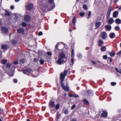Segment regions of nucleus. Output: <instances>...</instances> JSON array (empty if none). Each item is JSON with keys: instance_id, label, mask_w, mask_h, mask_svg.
I'll return each instance as SVG.
<instances>
[{"instance_id": "f257e3e1", "label": "nucleus", "mask_w": 121, "mask_h": 121, "mask_svg": "<svg viewBox=\"0 0 121 121\" xmlns=\"http://www.w3.org/2000/svg\"><path fill=\"white\" fill-rule=\"evenodd\" d=\"M67 71L65 70L63 73H61L60 75V82L61 87L65 91H69V89L68 83H67L65 86L64 85L63 83L67 73Z\"/></svg>"}, {"instance_id": "f03ea898", "label": "nucleus", "mask_w": 121, "mask_h": 121, "mask_svg": "<svg viewBox=\"0 0 121 121\" xmlns=\"http://www.w3.org/2000/svg\"><path fill=\"white\" fill-rule=\"evenodd\" d=\"M65 59V54L63 53H60L59 55L57 63L59 65L61 64L62 63L64 62V60Z\"/></svg>"}, {"instance_id": "7ed1b4c3", "label": "nucleus", "mask_w": 121, "mask_h": 121, "mask_svg": "<svg viewBox=\"0 0 121 121\" xmlns=\"http://www.w3.org/2000/svg\"><path fill=\"white\" fill-rule=\"evenodd\" d=\"M49 5L48 6V10L50 11L53 9L55 7L54 0H48Z\"/></svg>"}, {"instance_id": "20e7f679", "label": "nucleus", "mask_w": 121, "mask_h": 121, "mask_svg": "<svg viewBox=\"0 0 121 121\" xmlns=\"http://www.w3.org/2000/svg\"><path fill=\"white\" fill-rule=\"evenodd\" d=\"M111 6H109L108 8V10L106 15V17L107 19H108L110 17L111 12Z\"/></svg>"}, {"instance_id": "39448f33", "label": "nucleus", "mask_w": 121, "mask_h": 121, "mask_svg": "<svg viewBox=\"0 0 121 121\" xmlns=\"http://www.w3.org/2000/svg\"><path fill=\"white\" fill-rule=\"evenodd\" d=\"M17 31L18 33H22L23 35L25 34L24 30L22 28H18L17 30Z\"/></svg>"}, {"instance_id": "423d86ee", "label": "nucleus", "mask_w": 121, "mask_h": 121, "mask_svg": "<svg viewBox=\"0 0 121 121\" xmlns=\"http://www.w3.org/2000/svg\"><path fill=\"white\" fill-rule=\"evenodd\" d=\"M25 7L28 10H30L33 8V6L32 4L29 3Z\"/></svg>"}, {"instance_id": "0eeeda50", "label": "nucleus", "mask_w": 121, "mask_h": 121, "mask_svg": "<svg viewBox=\"0 0 121 121\" xmlns=\"http://www.w3.org/2000/svg\"><path fill=\"white\" fill-rule=\"evenodd\" d=\"M55 106V102L54 101H50L49 103L48 106L51 109L52 108H54Z\"/></svg>"}, {"instance_id": "6e6552de", "label": "nucleus", "mask_w": 121, "mask_h": 121, "mask_svg": "<svg viewBox=\"0 0 121 121\" xmlns=\"http://www.w3.org/2000/svg\"><path fill=\"white\" fill-rule=\"evenodd\" d=\"M86 94L87 96H92L93 94V93L91 90H88L86 91Z\"/></svg>"}, {"instance_id": "1a4fd4ad", "label": "nucleus", "mask_w": 121, "mask_h": 121, "mask_svg": "<svg viewBox=\"0 0 121 121\" xmlns=\"http://www.w3.org/2000/svg\"><path fill=\"white\" fill-rule=\"evenodd\" d=\"M58 43H57L55 47V49L54 50L55 51L56 53H58L59 51L62 50L63 49V48H58Z\"/></svg>"}, {"instance_id": "9d476101", "label": "nucleus", "mask_w": 121, "mask_h": 121, "mask_svg": "<svg viewBox=\"0 0 121 121\" xmlns=\"http://www.w3.org/2000/svg\"><path fill=\"white\" fill-rule=\"evenodd\" d=\"M101 36L103 39H105L107 37L106 33L105 32H102L101 33Z\"/></svg>"}, {"instance_id": "9b49d317", "label": "nucleus", "mask_w": 121, "mask_h": 121, "mask_svg": "<svg viewBox=\"0 0 121 121\" xmlns=\"http://www.w3.org/2000/svg\"><path fill=\"white\" fill-rule=\"evenodd\" d=\"M1 30L2 32L4 33H7L8 30V29L5 26H2L1 28Z\"/></svg>"}, {"instance_id": "f8f14e48", "label": "nucleus", "mask_w": 121, "mask_h": 121, "mask_svg": "<svg viewBox=\"0 0 121 121\" xmlns=\"http://www.w3.org/2000/svg\"><path fill=\"white\" fill-rule=\"evenodd\" d=\"M9 47L6 44H4L1 45V48L3 50H7L9 49Z\"/></svg>"}, {"instance_id": "ddd939ff", "label": "nucleus", "mask_w": 121, "mask_h": 121, "mask_svg": "<svg viewBox=\"0 0 121 121\" xmlns=\"http://www.w3.org/2000/svg\"><path fill=\"white\" fill-rule=\"evenodd\" d=\"M119 14L118 12L117 11H114L112 13L113 17L114 18H117Z\"/></svg>"}, {"instance_id": "4468645a", "label": "nucleus", "mask_w": 121, "mask_h": 121, "mask_svg": "<svg viewBox=\"0 0 121 121\" xmlns=\"http://www.w3.org/2000/svg\"><path fill=\"white\" fill-rule=\"evenodd\" d=\"M31 71V69H26L22 70L23 73L25 74H28L30 73Z\"/></svg>"}, {"instance_id": "2eb2a0df", "label": "nucleus", "mask_w": 121, "mask_h": 121, "mask_svg": "<svg viewBox=\"0 0 121 121\" xmlns=\"http://www.w3.org/2000/svg\"><path fill=\"white\" fill-rule=\"evenodd\" d=\"M101 115L103 117H107L108 116V113L105 111H102Z\"/></svg>"}, {"instance_id": "dca6fc26", "label": "nucleus", "mask_w": 121, "mask_h": 121, "mask_svg": "<svg viewBox=\"0 0 121 121\" xmlns=\"http://www.w3.org/2000/svg\"><path fill=\"white\" fill-rule=\"evenodd\" d=\"M25 20L26 21H29L30 19V17L28 15L25 16L24 17Z\"/></svg>"}, {"instance_id": "f3484780", "label": "nucleus", "mask_w": 121, "mask_h": 121, "mask_svg": "<svg viewBox=\"0 0 121 121\" xmlns=\"http://www.w3.org/2000/svg\"><path fill=\"white\" fill-rule=\"evenodd\" d=\"M101 24V23L100 22H96L95 24V29H97L98 28H99Z\"/></svg>"}, {"instance_id": "a211bd4d", "label": "nucleus", "mask_w": 121, "mask_h": 121, "mask_svg": "<svg viewBox=\"0 0 121 121\" xmlns=\"http://www.w3.org/2000/svg\"><path fill=\"white\" fill-rule=\"evenodd\" d=\"M105 28L106 31H109L111 29V27L110 25H107L105 26Z\"/></svg>"}, {"instance_id": "6ab92c4d", "label": "nucleus", "mask_w": 121, "mask_h": 121, "mask_svg": "<svg viewBox=\"0 0 121 121\" xmlns=\"http://www.w3.org/2000/svg\"><path fill=\"white\" fill-rule=\"evenodd\" d=\"M114 22V19L112 18H110L108 21V23L109 24H112Z\"/></svg>"}, {"instance_id": "aec40b11", "label": "nucleus", "mask_w": 121, "mask_h": 121, "mask_svg": "<svg viewBox=\"0 0 121 121\" xmlns=\"http://www.w3.org/2000/svg\"><path fill=\"white\" fill-rule=\"evenodd\" d=\"M5 12L6 13L4 14V16L6 17V16H9L10 15V12L9 11L5 9L4 10Z\"/></svg>"}, {"instance_id": "412c9836", "label": "nucleus", "mask_w": 121, "mask_h": 121, "mask_svg": "<svg viewBox=\"0 0 121 121\" xmlns=\"http://www.w3.org/2000/svg\"><path fill=\"white\" fill-rule=\"evenodd\" d=\"M82 102H83L84 104L86 105H89V102L86 99H84L83 100Z\"/></svg>"}, {"instance_id": "4be33fe9", "label": "nucleus", "mask_w": 121, "mask_h": 121, "mask_svg": "<svg viewBox=\"0 0 121 121\" xmlns=\"http://www.w3.org/2000/svg\"><path fill=\"white\" fill-rule=\"evenodd\" d=\"M98 42L99 43L98 46L99 47L101 46L104 43V41L101 39L99 40Z\"/></svg>"}, {"instance_id": "5701e85b", "label": "nucleus", "mask_w": 121, "mask_h": 121, "mask_svg": "<svg viewBox=\"0 0 121 121\" xmlns=\"http://www.w3.org/2000/svg\"><path fill=\"white\" fill-rule=\"evenodd\" d=\"M108 53L112 57L114 56L115 55V51H112L111 52H108Z\"/></svg>"}, {"instance_id": "b1692460", "label": "nucleus", "mask_w": 121, "mask_h": 121, "mask_svg": "<svg viewBox=\"0 0 121 121\" xmlns=\"http://www.w3.org/2000/svg\"><path fill=\"white\" fill-rule=\"evenodd\" d=\"M115 23L117 24H120L121 23V20L119 18H117L115 21Z\"/></svg>"}, {"instance_id": "393cba45", "label": "nucleus", "mask_w": 121, "mask_h": 121, "mask_svg": "<svg viewBox=\"0 0 121 121\" xmlns=\"http://www.w3.org/2000/svg\"><path fill=\"white\" fill-rule=\"evenodd\" d=\"M110 37L111 39H113L115 37V34L114 33H112L110 34Z\"/></svg>"}, {"instance_id": "a878e982", "label": "nucleus", "mask_w": 121, "mask_h": 121, "mask_svg": "<svg viewBox=\"0 0 121 121\" xmlns=\"http://www.w3.org/2000/svg\"><path fill=\"white\" fill-rule=\"evenodd\" d=\"M72 22L74 26V27L75 25L76 22V19L75 17H74L73 18L72 20Z\"/></svg>"}, {"instance_id": "bb28decb", "label": "nucleus", "mask_w": 121, "mask_h": 121, "mask_svg": "<svg viewBox=\"0 0 121 121\" xmlns=\"http://www.w3.org/2000/svg\"><path fill=\"white\" fill-rule=\"evenodd\" d=\"M112 61V60L111 58L110 57H108L107 61L108 63H111Z\"/></svg>"}, {"instance_id": "cd10ccee", "label": "nucleus", "mask_w": 121, "mask_h": 121, "mask_svg": "<svg viewBox=\"0 0 121 121\" xmlns=\"http://www.w3.org/2000/svg\"><path fill=\"white\" fill-rule=\"evenodd\" d=\"M106 48L105 46H104L100 49V50L102 52H104L106 51Z\"/></svg>"}, {"instance_id": "c85d7f7f", "label": "nucleus", "mask_w": 121, "mask_h": 121, "mask_svg": "<svg viewBox=\"0 0 121 121\" xmlns=\"http://www.w3.org/2000/svg\"><path fill=\"white\" fill-rule=\"evenodd\" d=\"M72 52L71 54V56L73 58H74V51L73 48L72 49Z\"/></svg>"}, {"instance_id": "c756f323", "label": "nucleus", "mask_w": 121, "mask_h": 121, "mask_svg": "<svg viewBox=\"0 0 121 121\" xmlns=\"http://www.w3.org/2000/svg\"><path fill=\"white\" fill-rule=\"evenodd\" d=\"M60 114H57L56 117V119L57 120L60 118Z\"/></svg>"}, {"instance_id": "7c9ffc66", "label": "nucleus", "mask_w": 121, "mask_h": 121, "mask_svg": "<svg viewBox=\"0 0 121 121\" xmlns=\"http://www.w3.org/2000/svg\"><path fill=\"white\" fill-rule=\"evenodd\" d=\"M12 44L14 45L16 44L17 43V42L15 41L14 40H12L11 41Z\"/></svg>"}, {"instance_id": "2f4dec72", "label": "nucleus", "mask_w": 121, "mask_h": 121, "mask_svg": "<svg viewBox=\"0 0 121 121\" xmlns=\"http://www.w3.org/2000/svg\"><path fill=\"white\" fill-rule=\"evenodd\" d=\"M20 61V63L22 64L24 63L25 62V59L23 58L21 59Z\"/></svg>"}, {"instance_id": "473e14b6", "label": "nucleus", "mask_w": 121, "mask_h": 121, "mask_svg": "<svg viewBox=\"0 0 121 121\" xmlns=\"http://www.w3.org/2000/svg\"><path fill=\"white\" fill-rule=\"evenodd\" d=\"M7 60H3L1 61V62L3 64H6L7 62Z\"/></svg>"}, {"instance_id": "72a5a7b5", "label": "nucleus", "mask_w": 121, "mask_h": 121, "mask_svg": "<svg viewBox=\"0 0 121 121\" xmlns=\"http://www.w3.org/2000/svg\"><path fill=\"white\" fill-rule=\"evenodd\" d=\"M60 107L59 104H56L55 106V108L56 110H58Z\"/></svg>"}, {"instance_id": "f704fd0d", "label": "nucleus", "mask_w": 121, "mask_h": 121, "mask_svg": "<svg viewBox=\"0 0 121 121\" xmlns=\"http://www.w3.org/2000/svg\"><path fill=\"white\" fill-rule=\"evenodd\" d=\"M40 63L41 65L43 64L44 63V61L43 60L40 59Z\"/></svg>"}, {"instance_id": "c9c22d12", "label": "nucleus", "mask_w": 121, "mask_h": 121, "mask_svg": "<svg viewBox=\"0 0 121 121\" xmlns=\"http://www.w3.org/2000/svg\"><path fill=\"white\" fill-rule=\"evenodd\" d=\"M115 29L116 30L118 31L120 29L119 26H117L115 27Z\"/></svg>"}, {"instance_id": "e433bc0d", "label": "nucleus", "mask_w": 121, "mask_h": 121, "mask_svg": "<svg viewBox=\"0 0 121 121\" xmlns=\"http://www.w3.org/2000/svg\"><path fill=\"white\" fill-rule=\"evenodd\" d=\"M91 11H89L88 12V16L87 17V18L88 19L90 17V16L91 15Z\"/></svg>"}, {"instance_id": "4c0bfd02", "label": "nucleus", "mask_w": 121, "mask_h": 121, "mask_svg": "<svg viewBox=\"0 0 121 121\" xmlns=\"http://www.w3.org/2000/svg\"><path fill=\"white\" fill-rule=\"evenodd\" d=\"M82 7L85 10H86L87 9L86 5V4H84L83 5Z\"/></svg>"}, {"instance_id": "58836bf2", "label": "nucleus", "mask_w": 121, "mask_h": 121, "mask_svg": "<svg viewBox=\"0 0 121 121\" xmlns=\"http://www.w3.org/2000/svg\"><path fill=\"white\" fill-rule=\"evenodd\" d=\"M22 25L23 26L25 27L26 26L27 24L25 22H23L22 23Z\"/></svg>"}, {"instance_id": "ea45409f", "label": "nucleus", "mask_w": 121, "mask_h": 121, "mask_svg": "<svg viewBox=\"0 0 121 121\" xmlns=\"http://www.w3.org/2000/svg\"><path fill=\"white\" fill-rule=\"evenodd\" d=\"M38 61V59L37 58H35L34 59L33 61L34 62H36Z\"/></svg>"}, {"instance_id": "a19ab883", "label": "nucleus", "mask_w": 121, "mask_h": 121, "mask_svg": "<svg viewBox=\"0 0 121 121\" xmlns=\"http://www.w3.org/2000/svg\"><path fill=\"white\" fill-rule=\"evenodd\" d=\"M103 58L104 59H106L107 58V56L106 55H104L103 56Z\"/></svg>"}, {"instance_id": "79ce46f5", "label": "nucleus", "mask_w": 121, "mask_h": 121, "mask_svg": "<svg viewBox=\"0 0 121 121\" xmlns=\"http://www.w3.org/2000/svg\"><path fill=\"white\" fill-rule=\"evenodd\" d=\"M80 15L82 17L84 16L85 15V13L84 12H81L80 13Z\"/></svg>"}, {"instance_id": "37998d69", "label": "nucleus", "mask_w": 121, "mask_h": 121, "mask_svg": "<svg viewBox=\"0 0 121 121\" xmlns=\"http://www.w3.org/2000/svg\"><path fill=\"white\" fill-rule=\"evenodd\" d=\"M11 66V65L10 63H8L6 64V67L7 68H9Z\"/></svg>"}, {"instance_id": "c03bdc74", "label": "nucleus", "mask_w": 121, "mask_h": 121, "mask_svg": "<svg viewBox=\"0 0 121 121\" xmlns=\"http://www.w3.org/2000/svg\"><path fill=\"white\" fill-rule=\"evenodd\" d=\"M111 84L112 86H114L116 84V83L115 82H112L111 83Z\"/></svg>"}, {"instance_id": "a18cd8bd", "label": "nucleus", "mask_w": 121, "mask_h": 121, "mask_svg": "<svg viewBox=\"0 0 121 121\" xmlns=\"http://www.w3.org/2000/svg\"><path fill=\"white\" fill-rule=\"evenodd\" d=\"M49 56H51L52 55V53L50 52H49L46 53Z\"/></svg>"}, {"instance_id": "49530a36", "label": "nucleus", "mask_w": 121, "mask_h": 121, "mask_svg": "<svg viewBox=\"0 0 121 121\" xmlns=\"http://www.w3.org/2000/svg\"><path fill=\"white\" fill-rule=\"evenodd\" d=\"M75 106L76 105L75 104H74L72 105L71 107V109H73L75 107Z\"/></svg>"}, {"instance_id": "de8ad7c7", "label": "nucleus", "mask_w": 121, "mask_h": 121, "mask_svg": "<svg viewBox=\"0 0 121 121\" xmlns=\"http://www.w3.org/2000/svg\"><path fill=\"white\" fill-rule=\"evenodd\" d=\"M59 45H58V46L59 45V47L58 48H63V46L62 45H59V44H58Z\"/></svg>"}, {"instance_id": "09e8293b", "label": "nucleus", "mask_w": 121, "mask_h": 121, "mask_svg": "<svg viewBox=\"0 0 121 121\" xmlns=\"http://www.w3.org/2000/svg\"><path fill=\"white\" fill-rule=\"evenodd\" d=\"M43 35V33L41 31L39 32L38 33V35L39 36H41Z\"/></svg>"}, {"instance_id": "8fccbe9b", "label": "nucleus", "mask_w": 121, "mask_h": 121, "mask_svg": "<svg viewBox=\"0 0 121 121\" xmlns=\"http://www.w3.org/2000/svg\"><path fill=\"white\" fill-rule=\"evenodd\" d=\"M13 81L15 83H16L17 82V79L15 78L13 79Z\"/></svg>"}, {"instance_id": "3c124183", "label": "nucleus", "mask_w": 121, "mask_h": 121, "mask_svg": "<svg viewBox=\"0 0 121 121\" xmlns=\"http://www.w3.org/2000/svg\"><path fill=\"white\" fill-rule=\"evenodd\" d=\"M68 112L67 110H65L64 111V113L65 114H66L68 113Z\"/></svg>"}, {"instance_id": "603ef678", "label": "nucleus", "mask_w": 121, "mask_h": 121, "mask_svg": "<svg viewBox=\"0 0 121 121\" xmlns=\"http://www.w3.org/2000/svg\"><path fill=\"white\" fill-rule=\"evenodd\" d=\"M73 96L74 98H77L78 97V95L74 94L73 95Z\"/></svg>"}, {"instance_id": "864d4df0", "label": "nucleus", "mask_w": 121, "mask_h": 121, "mask_svg": "<svg viewBox=\"0 0 121 121\" xmlns=\"http://www.w3.org/2000/svg\"><path fill=\"white\" fill-rule=\"evenodd\" d=\"M71 61L72 62V65H73L74 63V60L73 58V59H71Z\"/></svg>"}, {"instance_id": "5fc2aeb1", "label": "nucleus", "mask_w": 121, "mask_h": 121, "mask_svg": "<svg viewBox=\"0 0 121 121\" xmlns=\"http://www.w3.org/2000/svg\"><path fill=\"white\" fill-rule=\"evenodd\" d=\"M70 121H76V118L72 119Z\"/></svg>"}, {"instance_id": "6e6d98bb", "label": "nucleus", "mask_w": 121, "mask_h": 121, "mask_svg": "<svg viewBox=\"0 0 121 121\" xmlns=\"http://www.w3.org/2000/svg\"><path fill=\"white\" fill-rule=\"evenodd\" d=\"M14 7L13 6V5H12V6H11V7H10V9H11V10H13L14 9Z\"/></svg>"}, {"instance_id": "4d7b16f0", "label": "nucleus", "mask_w": 121, "mask_h": 121, "mask_svg": "<svg viewBox=\"0 0 121 121\" xmlns=\"http://www.w3.org/2000/svg\"><path fill=\"white\" fill-rule=\"evenodd\" d=\"M13 63L14 64L17 65L18 64V61H16L14 62Z\"/></svg>"}, {"instance_id": "13d9d810", "label": "nucleus", "mask_w": 121, "mask_h": 121, "mask_svg": "<svg viewBox=\"0 0 121 121\" xmlns=\"http://www.w3.org/2000/svg\"><path fill=\"white\" fill-rule=\"evenodd\" d=\"M116 71L117 72H119V71H120V70H118V69L117 68H116Z\"/></svg>"}, {"instance_id": "bf43d9fd", "label": "nucleus", "mask_w": 121, "mask_h": 121, "mask_svg": "<svg viewBox=\"0 0 121 121\" xmlns=\"http://www.w3.org/2000/svg\"><path fill=\"white\" fill-rule=\"evenodd\" d=\"M92 63L93 64L95 65V64H96V63L94 61V60L92 61Z\"/></svg>"}, {"instance_id": "052dcab7", "label": "nucleus", "mask_w": 121, "mask_h": 121, "mask_svg": "<svg viewBox=\"0 0 121 121\" xmlns=\"http://www.w3.org/2000/svg\"><path fill=\"white\" fill-rule=\"evenodd\" d=\"M121 54V50L119 51L117 53V55H120Z\"/></svg>"}, {"instance_id": "680f3d73", "label": "nucleus", "mask_w": 121, "mask_h": 121, "mask_svg": "<svg viewBox=\"0 0 121 121\" xmlns=\"http://www.w3.org/2000/svg\"><path fill=\"white\" fill-rule=\"evenodd\" d=\"M69 97H71L73 96V95L71 94H69Z\"/></svg>"}, {"instance_id": "e2e57ef3", "label": "nucleus", "mask_w": 121, "mask_h": 121, "mask_svg": "<svg viewBox=\"0 0 121 121\" xmlns=\"http://www.w3.org/2000/svg\"><path fill=\"white\" fill-rule=\"evenodd\" d=\"M67 95L66 94V92L65 93H64V97H65Z\"/></svg>"}, {"instance_id": "0e129e2a", "label": "nucleus", "mask_w": 121, "mask_h": 121, "mask_svg": "<svg viewBox=\"0 0 121 121\" xmlns=\"http://www.w3.org/2000/svg\"><path fill=\"white\" fill-rule=\"evenodd\" d=\"M78 57L80 58H81L82 57V56L80 54L79 55H78Z\"/></svg>"}, {"instance_id": "69168bd1", "label": "nucleus", "mask_w": 121, "mask_h": 121, "mask_svg": "<svg viewBox=\"0 0 121 121\" xmlns=\"http://www.w3.org/2000/svg\"><path fill=\"white\" fill-rule=\"evenodd\" d=\"M118 1V0H115L114 2L115 3H116Z\"/></svg>"}, {"instance_id": "338daca9", "label": "nucleus", "mask_w": 121, "mask_h": 121, "mask_svg": "<svg viewBox=\"0 0 121 121\" xmlns=\"http://www.w3.org/2000/svg\"><path fill=\"white\" fill-rule=\"evenodd\" d=\"M20 0H15L16 2H19Z\"/></svg>"}, {"instance_id": "774afa93", "label": "nucleus", "mask_w": 121, "mask_h": 121, "mask_svg": "<svg viewBox=\"0 0 121 121\" xmlns=\"http://www.w3.org/2000/svg\"><path fill=\"white\" fill-rule=\"evenodd\" d=\"M119 73L121 74V69L120 70L119 72Z\"/></svg>"}]
</instances>
